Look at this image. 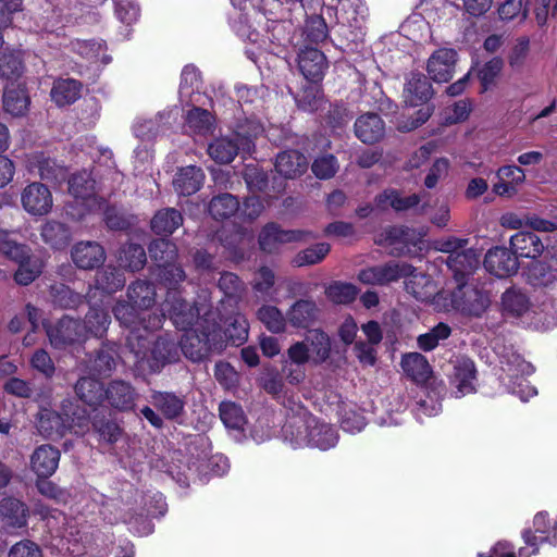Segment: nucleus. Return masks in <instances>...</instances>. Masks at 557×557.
Here are the masks:
<instances>
[{
    "instance_id": "603ef678",
    "label": "nucleus",
    "mask_w": 557,
    "mask_h": 557,
    "mask_svg": "<svg viewBox=\"0 0 557 557\" xmlns=\"http://www.w3.org/2000/svg\"><path fill=\"white\" fill-rule=\"evenodd\" d=\"M23 65L17 51L4 49L0 52V77L14 81L21 76Z\"/></svg>"
},
{
    "instance_id": "39448f33",
    "label": "nucleus",
    "mask_w": 557,
    "mask_h": 557,
    "mask_svg": "<svg viewBox=\"0 0 557 557\" xmlns=\"http://www.w3.org/2000/svg\"><path fill=\"white\" fill-rule=\"evenodd\" d=\"M403 277H412L407 283V288H412L410 285L417 280L426 281L429 280L422 274H414V268L406 262L389 261L384 264L369 267L361 270L358 274V280L367 285H387L392 282H396ZM412 293L416 297L419 294L412 288Z\"/></svg>"
},
{
    "instance_id": "f8f14e48",
    "label": "nucleus",
    "mask_w": 557,
    "mask_h": 557,
    "mask_svg": "<svg viewBox=\"0 0 557 557\" xmlns=\"http://www.w3.org/2000/svg\"><path fill=\"white\" fill-rule=\"evenodd\" d=\"M313 234L307 231L281 230L276 224L270 223L263 227L259 235V245L263 251L274 252L280 245L292 242H302L313 238Z\"/></svg>"
},
{
    "instance_id": "a211bd4d",
    "label": "nucleus",
    "mask_w": 557,
    "mask_h": 557,
    "mask_svg": "<svg viewBox=\"0 0 557 557\" xmlns=\"http://www.w3.org/2000/svg\"><path fill=\"white\" fill-rule=\"evenodd\" d=\"M37 429L47 438H61L69 431V414L41 407L37 414Z\"/></svg>"
},
{
    "instance_id": "49530a36",
    "label": "nucleus",
    "mask_w": 557,
    "mask_h": 557,
    "mask_svg": "<svg viewBox=\"0 0 557 557\" xmlns=\"http://www.w3.org/2000/svg\"><path fill=\"white\" fill-rule=\"evenodd\" d=\"M257 317L258 320L272 333H283L286 330L287 318L275 306H262L257 311Z\"/></svg>"
},
{
    "instance_id": "6ab92c4d",
    "label": "nucleus",
    "mask_w": 557,
    "mask_h": 557,
    "mask_svg": "<svg viewBox=\"0 0 557 557\" xmlns=\"http://www.w3.org/2000/svg\"><path fill=\"white\" fill-rule=\"evenodd\" d=\"M298 66L307 81L317 83L322 79L327 63L325 55L320 50L306 48L298 55Z\"/></svg>"
},
{
    "instance_id": "cd10ccee",
    "label": "nucleus",
    "mask_w": 557,
    "mask_h": 557,
    "mask_svg": "<svg viewBox=\"0 0 557 557\" xmlns=\"http://www.w3.org/2000/svg\"><path fill=\"white\" fill-rule=\"evenodd\" d=\"M447 267L453 271L458 284L463 283L465 277L472 273L479 265V255L474 249L462 248L458 253L448 256Z\"/></svg>"
},
{
    "instance_id": "a19ab883",
    "label": "nucleus",
    "mask_w": 557,
    "mask_h": 557,
    "mask_svg": "<svg viewBox=\"0 0 557 557\" xmlns=\"http://www.w3.org/2000/svg\"><path fill=\"white\" fill-rule=\"evenodd\" d=\"M420 201L418 195L403 197L396 190H385L376 197V205L381 209H386L388 206L396 211H405L417 206Z\"/></svg>"
},
{
    "instance_id": "20e7f679",
    "label": "nucleus",
    "mask_w": 557,
    "mask_h": 557,
    "mask_svg": "<svg viewBox=\"0 0 557 557\" xmlns=\"http://www.w3.org/2000/svg\"><path fill=\"white\" fill-rule=\"evenodd\" d=\"M163 310L169 312L173 324L184 332L208 324L219 317L207 304L189 306L176 292L168 294Z\"/></svg>"
},
{
    "instance_id": "f257e3e1",
    "label": "nucleus",
    "mask_w": 557,
    "mask_h": 557,
    "mask_svg": "<svg viewBox=\"0 0 557 557\" xmlns=\"http://www.w3.org/2000/svg\"><path fill=\"white\" fill-rule=\"evenodd\" d=\"M127 347L135 356L137 368L151 373L159 372L177 358L175 343L164 337L152 341L148 335L133 332L127 336Z\"/></svg>"
},
{
    "instance_id": "f704fd0d",
    "label": "nucleus",
    "mask_w": 557,
    "mask_h": 557,
    "mask_svg": "<svg viewBox=\"0 0 557 557\" xmlns=\"http://www.w3.org/2000/svg\"><path fill=\"white\" fill-rule=\"evenodd\" d=\"M404 372L417 383H424L431 375V367L426 358L419 352H410L403 357Z\"/></svg>"
},
{
    "instance_id": "13d9d810",
    "label": "nucleus",
    "mask_w": 557,
    "mask_h": 557,
    "mask_svg": "<svg viewBox=\"0 0 557 557\" xmlns=\"http://www.w3.org/2000/svg\"><path fill=\"white\" fill-rule=\"evenodd\" d=\"M110 523H116L122 521L129 525L131 531L137 533L138 535H148L152 533L153 527L145 517L141 515L135 516L133 513L126 512L125 510H120V513L113 518L106 516Z\"/></svg>"
},
{
    "instance_id": "052dcab7",
    "label": "nucleus",
    "mask_w": 557,
    "mask_h": 557,
    "mask_svg": "<svg viewBox=\"0 0 557 557\" xmlns=\"http://www.w3.org/2000/svg\"><path fill=\"white\" fill-rule=\"evenodd\" d=\"M330 245L327 243L315 244L296 255L294 264L297 267L312 265L321 262L330 252Z\"/></svg>"
},
{
    "instance_id": "8fccbe9b",
    "label": "nucleus",
    "mask_w": 557,
    "mask_h": 557,
    "mask_svg": "<svg viewBox=\"0 0 557 557\" xmlns=\"http://www.w3.org/2000/svg\"><path fill=\"white\" fill-rule=\"evenodd\" d=\"M219 411L220 418L227 429L243 430L246 417L240 406L233 401H223L220 404Z\"/></svg>"
},
{
    "instance_id": "c03bdc74",
    "label": "nucleus",
    "mask_w": 557,
    "mask_h": 557,
    "mask_svg": "<svg viewBox=\"0 0 557 557\" xmlns=\"http://www.w3.org/2000/svg\"><path fill=\"white\" fill-rule=\"evenodd\" d=\"M239 209L238 199L231 194L213 197L209 203V212L215 220L228 219Z\"/></svg>"
},
{
    "instance_id": "0eeeda50",
    "label": "nucleus",
    "mask_w": 557,
    "mask_h": 557,
    "mask_svg": "<svg viewBox=\"0 0 557 557\" xmlns=\"http://www.w3.org/2000/svg\"><path fill=\"white\" fill-rule=\"evenodd\" d=\"M135 306L128 302H117L113 308L115 319L124 326L131 327L129 335L133 332L141 334L152 332L162 326L164 314L139 312Z\"/></svg>"
},
{
    "instance_id": "9b49d317",
    "label": "nucleus",
    "mask_w": 557,
    "mask_h": 557,
    "mask_svg": "<svg viewBox=\"0 0 557 557\" xmlns=\"http://www.w3.org/2000/svg\"><path fill=\"white\" fill-rule=\"evenodd\" d=\"M451 301L456 310L470 317H480L490 305L486 293L465 283L458 284V288L453 293Z\"/></svg>"
},
{
    "instance_id": "c85d7f7f",
    "label": "nucleus",
    "mask_w": 557,
    "mask_h": 557,
    "mask_svg": "<svg viewBox=\"0 0 557 557\" xmlns=\"http://www.w3.org/2000/svg\"><path fill=\"white\" fill-rule=\"evenodd\" d=\"M306 157L297 150H286L277 154L275 169L285 178H295L306 172Z\"/></svg>"
},
{
    "instance_id": "6e6552de",
    "label": "nucleus",
    "mask_w": 557,
    "mask_h": 557,
    "mask_svg": "<svg viewBox=\"0 0 557 557\" xmlns=\"http://www.w3.org/2000/svg\"><path fill=\"white\" fill-rule=\"evenodd\" d=\"M69 193L74 197V206H82L77 213L70 212L74 218L81 219L86 212H90L99 206L96 198V181L91 173L84 170L73 174L69 180Z\"/></svg>"
},
{
    "instance_id": "4c0bfd02",
    "label": "nucleus",
    "mask_w": 557,
    "mask_h": 557,
    "mask_svg": "<svg viewBox=\"0 0 557 557\" xmlns=\"http://www.w3.org/2000/svg\"><path fill=\"white\" fill-rule=\"evenodd\" d=\"M338 442V434L336 430L324 422L314 418V428L311 429L309 447L319 448L320 450H327L334 447Z\"/></svg>"
},
{
    "instance_id": "b1692460",
    "label": "nucleus",
    "mask_w": 557,
    "mask_h": 557,
    "mask_svg": "<svg viewBox=\"0 0 557 557\" xmlns=\"http://www.w3.org/2000/svg\"><path fill=\"white\" fill-rule=\"evenodd\" d=\"M104 396L111 407L127 411L135 407L136 392L134 387L122 380L112 381L104 392Z\"/></svg>"
},
{
    "instance_id": "ddd939ff",
    "label": "nucleus",
    "mask_w": 557,
    "mask_h": 557,
    "mask_svg": "<svg viewBox=\"0 0 557 557\" xmlns=\"http://www.w3.org/2000/svg\"><path fill=\"white\" fill-rule=\"evenodd\" d=\"M22 206L32 215H46L53 206V198L50 189L41 183L27 185L21 195Z\"/></svg>"
},
{
    "instance_id": "ea45409f",
    "label": "nucleus",
    "mask_w": 557,
    "mask_h": 557,
    "mask_svg": "<svg viewBox=\"0 0 557 557\" xmlns=\"http://www.w3.org/2000/svg\"><path fill=\"white\" fill-rule=\"evenodd\" d=\"M77 396L89 406L99 405L106 392L103 385L99 380L94 377H82L75 385Z\"/></svg>"
},
{
    "instance_id": "7c9ffc66",
    "label": "nucleus",
    "mask_w": 557,
    "mask_h": 557,
    "mask_svg": "<svg viewBox=\"0 0 557 557\" xmlns=\"http://www.w3.org/2000/svg\"><path fill=\"white\" fill-rule=\"evenodd\" d=\"M100 302V305L97 302L90 305L83 325L86 334H91L96 337H102L111 323L108 305H104L102 299Z\"/></svg>"
},
{
    "instance_id": "c756f323",
    "label": "nucleus",
    "mask_w": 557,
    "mask_h": 557,
    "mask_svg": "<svg viewBox=\"0 0 557 557\" xmlns=\"http://www.w3.org/2000/svg\"><path fill=\"white\" fill-rule=\"evenodd\" d=\"M205 174L202 170L195 165H188L180 169L173 180L175 190L183 196H189L200 189L203 184Z\"/></svg>"
},
{
    "instance_id": "58836bf2",
    "label": "nucleus",
    "mask_w": 557,
    "mask_h": 557,
    "mask_svg": "<svg viewBox=\"0 0 557 557\" xmlns=\"http://www.w3.org/2000/svg\"><path fill=\"white\" fill-rule=\"evenodd\" d=\"M183 223L182 214L173 209L168 208L158 211L151 220V228L157 234L171 235Z\"/></svg>"
},
{
    "instance_id": "bb28decb",
    "label": "nucleus",
    "mask_w": 557,
    "mask_h": 557,
    "mask_svg": "<svg viewBox=\"0 0 557 557\" xmlns=\"http://www.w3.org/2000/svg\"><path fill=\"white\" fill-rule=\"evenodd\" d=\"M319 309L311 299H299L286 312L287 323L295 329H307L314 323Z\"/></svg>"
},
{
    "instance_id": "5fc2aeb1",
    "label": "nucleus",
    "mask_w": 557,
    "mask_h": 557,
    "mask_svg": "<svg viewBox=\"0 0 557 557\" xmlns=\"http://www.w3.org/2000/svg\"><path fill=\"white\" fill-rule=\"evenodd\" d=\"M50 295L53 304L64 309L76 308L83 302V296L64 284L51 286Z\"/></svg>"
},
{
    "instance_id": "f03ea898",
    "label": "nucleus",
    "mask_w": 557,
    "mask_h": 557,
    "mask_svg": "<svg viewBox=\"0 0 557 557\" xmlns=\"http://www.w3.org/2000/svg\"><path fill=\"white\" fill-rule=\"evenodd\" d=\"M226 335L216 319L208 324L184 333L181 339L183 354L193 361H200L212 352H220L226 346Z\"/></svg>"
},
{
    "instance_id": "79ce46f5",
    "label": "nucleus",
    "mask_w": 557,
    "mask_h": 557,
    "mask_svg": "<svg viewBox=\"0 0 557 557\" xmlns=\"http://www.w3.org/2000/svg\"><path fill=\"white\" fill-rule=\"evenodd\" d=\"M503 309L507 314L521 317L530 309L529 298L519 289H507L502 296Z\"/></svg>"
},
{
    "instance_id": "72a5a7b5",
    "label": "nucleus",
    "mask_w": 557,
    "mask_h": 557,
    "mask_svg": "<svg viewBox=\"0 0 557 557\" xmlns=\"http://www.w3.org/2000/svg\"><path fill=\"white\" fill-rule=\"evenodd\" d=\"M82 92V84L73 78L58 79L51 89V98L58 107L74 103Z\"/></svg>"
},
{
    "instance_id": "bf43d9fd",
    "label": "nucleus",
    "mask_w": 557,
    "mask_h": 557,
    "mask_svg": "<svg viewBox=\"0 0 557 557\" xmlns=\"http://www.w3.org/2000/svg\"><path fill=\"white\" fill-rule=\"evenodd\" d=\"M358 288L351 283L334 282L327 286L325 294L335 304H350L358 295Z\"/></svg>"
},
{
    "instance_id": "69168bd1",
    "label": "nucleus",
    "mask_w": 557,
    "mask_h": 557,
    "mask_svg": "<svg viewBox=\"0 0 557 557\" xmlns=\"http://www.w3.org/2000/svg\"><path fill=\"white\" fill-rule=\"evenodd\" d=\"M36 488L44 497L53 500L55 504H66L70 498V493L59 487L47 478H38L36 481Z\"/></svg>"
},
{
    "instance_id": "864d4df0",
    "label": "nucleus",
    "mask_w": 557,
    "mask_h": 557,
    "mask_svg": "<svg viewBox=\"0 0 557 557\" xmlns=\"http://www.w3.org/2000/svg\"><path fill=\"white\" fill-rule=\"evenodd\" d=\"M150 257L158 267L173 262L177 256L176 246L169 239H156L149 245Z\"/></svg>"
},
{
    "instance_id": "e2e57ef3",
    "label": "nucleus",
    "mask_w": 557,
    "mask_h": 557,
    "mask_svg": "<svg viewBox=\"0 0 557 557\" xmlns=\"http://www.w3.org/2000/svg\"><path fill=\"white\" fill-rule=\"evenodd\" d=\"M219 288L228 300L237 302L245 292V285L239 277L231 272H225L219 280Z\"/></svg>"
},
{
    "instance_id": "a878e982",
    "label": "nucleus",
    "mask_w": 557,
    "mask_h": 557,
    "mask_svg": "<svg viewBox=\"0 0 557 557\" xmlns=\"http://www.w3.org/2000/svg\"><path fill=\"white\" fill-rule=\"evenodd\" d=\"M511 252L518 258L536 259L544 250L541 238L532 232H518L510 238Z\"/></svg>"
},
{
    "instance_id": "473e14b6",
    "label": "nucleus",
    "mask_w": 557,
    "mask_h": 557,
    "mask_svg": "<svg viewBox=\"0 0 557 557\" xmlns=\"http://www.w3.org/2000/svg\"><path fill=\"white\" fill-rule=\"evenodd\" d=\"M128 301L141 312H146L156 302L154 286L147 281H136L128 286Z\"/></svg>"
},
{
    "instance_id": "aec40b11",
    "label": "nucleus",
    "mask_w": 557,
    "mask_h": 557,
    "mask_svg": "<svg viewBox=\"0 0 557 557\" xmlns=\"http://www.w3.org/2000/svg\"><path fill=\"white\" fill-rule=\"evenodd\" d=\"M72 259L78 268L90 270L104 262L106 252L96 242H81L73 247Z\"/></svg>"
},
{
    "instance_id": "5701e85b",
    "label": "nucleus",
    "mask_w": 557,
    "mask_h": 557,
    "mask_svg": "<svg viewBox=\"0 0 557 557\" xmlns=\"http://www.w3.org/2000/svg\"><path fill=\"white\" fill-rule=\"evenodd\" d=\"M60 451L49 444H45L35 449L30 457V466L38 478H48L52 475L59 465Z\"/></svg>"
},
{
    "instance_id": "7ed1b4c3",
    "label": "nucleus",
    "mask_w": 557,
    "mask_h": 557,
    "mask_svg": "<svg viewBox=\"0 0 557 557\" xmlns=\"http://www.w3.org/2000/svg\"><path fill=\"white\" fill-rule=\"evenodd\" d=\"M499 355V363L503 374L500 380L508 392L517 395L522 401L536 395V388L529 385L523 376L531 375L534 369L512 348H504Z\"/></svg>"
},
{
    "instance_id": "4d7b16f0",
    "label": "nucleus",
    "mask_w": 557,
    "mask_h": 557,
    "mask_svg": "<svg viewBox=\"0 0 557 557\" xmlns=\"http://www.w3.org/2000/svg\"><path fill=\"white\" fill-rule=\"evenodd\" d=\"M124 285L125 277L116 269L107 268L97 274L96 289L102 290L103 293H115L119 289H121Z\"/></svg>"
},
{
    "instance_id": "4be33fe9",
    "label": "nucleus",
    "mask_w": 557,
    "mask_h": 557,
    "mask_svg": "<svg viewBox=\"0 0 557 557\" xmlns=\"http://www.w3.org/2000/svg\"><path fill=\"white\" fill-rule=\"evenodd\" d=\"M355 134L364 144H375L385 135V123L376 113L362 114L355 122Z\"/></svg>"
},
{
    "instance_id": "37998d69",
    "label": "nucleus",
    "mask_w": 557,
    "mask_h": 557,
    "mask_svg": "<svg viewBox=\"0 0 557 557\" xmlns=\"http://www.w3.org/2000/svg\"><path fill=\"white\" fill-rule=\"evenodd\" d=\"M309 342V356L313 364H320L324 362L331 351L330 337L319 330L312 331L308 336Z\"/></svg>"
},
{
    "instance_id": "1a4fd4ad",
    "label": "nucleus",
    "mask_w": 557,
    "mask_h": 557,
    "mask_svg": "<svg viewBox=\"0 0 557 557\" xmlns=\"http://www.w3.org/2000/svg\"><path fill=\"white\" fill-rule=\"evenodd\" d=\"M46 333L50 344L57 349L82 344L87 334L79 321L64 315L54 325H46Z\"/></svg>"
},
{
    "instance_id": "dca6fc26",
    "label": "nucleus",
    "mask_w": 557,
    "mask_h": 557,
    "mask_svg": "<svg viewBox=\"0 0 557 557\" xmlns=\"http://www.w3.org/2000/svg\"><path fill=\"white\" fill-rule=\"evenodd\" d=\"M28 507L13 497L0 500V528L4 531L21 529L27 525Z\"/></svg>"
},
{
    "instance_id": "3c124183",
    "label": "nucleus",
    "mask_w": 557,
    "mask_h": 557,
    "mask_svg": "<svg viewBox=\"0 0 557 557\" xmlns=\"http://www.w3.org/2000/svg\"><path fill=\"white\" fill-rule=\"evenodd\" d=\"M530 38L528 36L517 37L509 49L507 61L515 71H520L527 63L530 53Z\"/></svg>"
},
{
    "instance_id": "393cba45",
    "label": "nucleus",
    "mask_w": 557,
    "mask_h": 557,
    "mask_svg": "<svg viewBox=\"0 0 557 557\" xmlns=\"http://www.w3.org/2000/svg\"><path fill=\"white\" fill-rule=\"evenodd\" d=\"M151 404L168 420L176 421L185 413V399L171 392H152Z\"/></svg>"
},
{
    "instance_id": "de8ad7c7",
    "label": "nucleus",
    "mask_w": 557,
    "mask_h": 557,
    "mask_svg": "<svg viewBox=\"0 0 557 557\" xmlns=\"http://www.w3.org/2000/svg\"><path fill=\"white\" fill-rule=\"evenodd\" d=\"M34 165L37 168L38 175L46 181L61 183L66 178V170L55 160L46 158L42 154L35 157Z\"/></svg>"
},
{
    "instance_id": "2eb2a0df",
    "label": "nucleus",
    "mask_w": 557,
    "mask_h": 557,
    "mask_svg": "<svg viewBox=\"0 0 557 557\" xmlns=\"http://www.w3.org/2000/svg\"><path fill=\"white\" fill-rule=\"evenodd\" d=\"M484 268L497 277H506L518 271L519 263L517 257L507 248L494 247L485 255Z\"/></svg>"
},
{
    "instance_id": "c9c22d12",
    "label": "nucleus",
    "mask_w": 557,
    "mask_h": 557,
    "mask_svg": "<svg viewBox=\"0 0 557 557\" xmlns=\"http://www.w3.org/2000/svg\"><path fill=\"white\" fill-rule=\"evenodd\" d=\"M30 100L26 89L22 86L16 88L5 86L3 92L4 110L13 116H22L28 111Z\"/></svg>"
},
{
    "instance_id": "412c9836",
    "label": "nucleus",
    "mask_w": 557,
    "mask_h": 557,
    "mask_svg": "<svg viewBox=\"0 0 557 557\" xmlns=\"http://www.w3.org/2000/svg\"><path fill=\"white\" fill-rule=\"evenodd\" d=\"M433 95L432 85L428 78L419 72H411L404 88V100L410 107H417Z\"/></svg>"
},
{
    "instance_id": "774afa93",
    "label": "nucleus",
    "mask_w": 557,
    "mask_h": 557,
    "mask_svg": "<svg viewBox=\"0 0 557 557\" xmlns=\"http://www.w3.org/2000/svg\"><path fill=\"white\" fill-rule=\"evenodd\" d=\"M263 133V126L260 122L249 120L245 125H240L236 137L242 143V151L250 152L253 147V138Z\"/></svg>"
},
{
    "instance_id": "338daca9",
    "label": "nucleus",
    "mask_w": 557,
    "mask_h": 557,
    "mask_svg": "<svg viewBox=\"0 0 557 557\" xmlns=\"http://www.w3.org/2000/svg\"><path fill=\"white\" fill-rule=\"evenodd\" d=\"M201 85V75L194 65H186L181 75L180 95L181 97H190Z\"/></svg>"
},
{
    "instance_id": "e433bc0d",
    "label": "nucleus",
    "mask_w": 557,
    "mask_h": 557,
    "mask_svg": "<svg viewBox=\"0 0 557 557\" xmlns=\"http://www.w3.org/2000/svg\"><path fill=\"white\" fill-rule=\"evenodd\" d=\"M423 235L406 226H392L385 232V240L389 246H399L396 248L399 252H405L409 251L410 246H416Z\"/></svg>"
},
{
    "instance_id": "09e8293b",
    "label": "nucleus",
    "mask_w": 557,
    "mask_h": 557,
    "mask_svg": "<svg viewBox=\"0 0 557 557\" xmlns=\"http://www.w3.org/2000/svg\"><path fill=\"white\" fill-rule=\"evenodd\" d=\"M120 265L131 271H139L147 261L146 251L137 244L125 245L119 255Z\"/></svg>"
},
{
    "instance_id": "2f4dec72",
    "label": "nucleus",
    "mask_w": 557,
    "mask_h": 557,
    "mask_svg": "<svg viewBox=\"0 0 557 557\" xmlns=\"http://www.w3.org/2000/svg\"><path fill=\"white\" fill-rule=\"evenodd\" d=\"M239 151H242V143L236 135L234 138H216L208 146L210 158L221 164L232 162Z\"/></svg>"
},
{
    "instance_id": "f3484780",
    "label": "nucleus",
    "mask_w": 557,
    "mask_h": 557,
    "mask_svg": "<svg viewBox=\"0 0 557 557\" xmlns=\"http://www.w3.org/2000/svg\"><path fill=\"white\" fill-rule=\"evenodd\" d=\"M457 53L454 49H438L428 60L426 71L436 83H444L453 77Z\"/></svg>"
},
{
    "instance_id": "0e129e2a",
    "label": "nucleus",
    "mask_w": 557,
    "mask_h": 557,
    "mask_svg": "<svg viewBox=\"0 0 557 557\" xmlns=\"http://www.w3.org/2000/svg\"><path fill=\"white\" fill-rule=\"evenodd\" d=\"M451 333L450 327L445 323H438L430 332L418 337L419 347L425 351L434 349L440 341L446 339Z\"/></svg>"
},
{
    "instance_id": "4468645a",
    "label": "nucleus",
    "mask_w": 557,
    "mask_h": 557,
    "mask_svg": "<svg viewBox=\"0 0 557 557\" xmlns=\"http://www.w3.org/2000/svg\"><path fill=\"white\" fill-rule=\"evenodd\" d=\"M476 369L474 362L469 358H460L454 364L450 375V384L454 387L453 394L456 398L475 392Z\"/></svg>"
},
{
    "instance_id": "423d86ee",
    "label": "nucleus",
    "mask_w": 557,
    "mask_h": 557,
    "mask_svg": "<svg viewBox=\"0 0 557 557\" xmlns=\"http://www.w3.org/2000/svg\"><path fill=\"white\" fill-rule=\"evenodd\" d=\"M337 23L347 28L348 34L343 33L352 42L362 40L363 26L368 17V8L363 0H338L335 8Z\"/></svg>"
},
{
    "instance_id": "6e6d98bb",
    "label": "nucleus",
    "mask_w": 557,
    "mask_h": 557,
    "mask_svg": "<svg viewBox=\"0 0 557 557\" xmlns=\"http://www.w3.org/2000/svg\"><path fill=\"white\" fill-rule=\"evenodd\" d=\"M278 17L280 20L269 18L270 23L267 32L271 42L282 46L289 42L293 24L290 21L284 20L285 14L283 12L278 14Z\"/></svg>"
},
{
    "instance_id": "680f3d73",
    "label": "nucleus",
    "mask_w": 557,
    "mask_h": 557,
    "mask_svg": "<svg viewBox=\"0 0 557 557\" xmlns=\"http://www.w3.org/2000/svg\"><path fill=\"white\" fill-rule=\"evenodd\" d=\"M116 364V350L113 346H102L94 360L92 370L99 375H110Z\"/></svg>"
},
{
    "instance_id": "a18cd8bd",
    "label": "nucleus",
    "mask_w": 557,
    "mask_h": 557,
    "mask_svg": "<svg viewBox=\"0 0 557 557\" xmlns=\"http://www.w3.org/2000/svg\"><path fill=\"white\" fill-rule=\"evenodd\" d=\"M41 237L51 247L60 249L69 244L71 233L64 224L49 221L41 228Z\"/></svg>"
},
{
    "instance_id": "9d476101",
    "label": "nucleus",
    "mask_w": 557,
    "mask_h": 557,
    "mask_svg": "<svg viewBox=\"0 0 557 557\" xmlns=\"http://www.w3.org/2000/svg\"><path fill=\"white\" fill-rule=\"evenodd\" d=\"M314 418L305 408L298 407L296 412L287 417L282 428L284 440L294 448L308 446L311 429L314 428Z\"/></svg>"
}]
</instances>
